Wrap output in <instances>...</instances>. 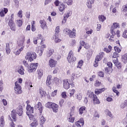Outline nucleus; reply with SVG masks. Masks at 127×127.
Instances as JSON below:
<instances>
[{
  "instance_id": "nucleus-29",
  "label": "nucleus",
  "mask_w": 127,
  "mask_h": 127,
  "mask_svg": "<svg viewBox=\"0 0 127 127\" xmlns=\"http://www.w3.org/2000/svg\"><path fill=\"white\" fill-rule=\"evenodd\" d=\"M84 111H86V107L82 106L80 107L78 110L79 115H83V114H84Z\"/></svg>"
},
{
  "instance_id": "nucleus-16",
  "label": "nucleus",
  "mask_w": 127,
  "mask_h": 127,
  "mask_svg": "<svg viewBox=\"0 0 127 127\" xmlns=\"http://www.w3.org/2000/svg\"><path fill=\"white\" fill-rule=\"evenodd\" d=\"M8 25L10 27V29L12 31H15V30H16V29L15 28V24L14 23V22L9 21Z\"/></svg>"
},
{
  "instance_id": "nucleus-49",
  "label": "nucleus",
  "mask_w": 127,
  "mask_h": 127,
  "mask_svg": "<svg viewBox=\"0 0 127 127\" xmlns=\"http://www.w3.org/2000/svg\"><path fill=\"white\" fill-rule=\"evenodd\" d=\"M17 25L18 27H21L22 26V20H17Z\"/></svg>"
},
{
  "instance_id": "nucleus-22",
  "label": "nucleus",
  "mask_w": 127,
  "mask_h": 127,
  "mask_svg": "<svg viewBox=\"0 0 127 127\" xmlns=\"http://www.w3.org/2000/svg\"><path fill=\"white\" fill-rule=\"evenodd\" d=\"M58 105L55 103H53L52 108L54 113H57L58 112Z\"/></svg>"
},
{
  "instance_id": "nucleus-19",
  "label": "nucleus",
  "mask_w": 127,
  "mask_h": 127,
  "mask_svg": "<svg viewBox=\"0 0 127 127\" xmlns=\"http://www.w3.org/2000/svg\"><path fill=\"white\" fill-rule=\"evenodd\" d=\"M46 48V45H43L41 46L40 50L38 51V53H39V56H42V54H43V51L44 49Z\"/></svg>"
},
{
  "instance_id": "nucleus-31",
  "label": "nucleus",
  "mask_w": 127,
  "mask_h": 127,
  "mask_svg": "<svg viewBox=\"0 0 127 127\" xmlns=\"http://www.w3.org/2000/svg\"><path fill=\"white\" fill-rule=\"evenodd\" d=\"M92 100H93L94 105L99 104L100 103V100H99V99H98V97H97V95L95 96Z\"/></svg>"
},
{
  "instance_id": "nucleus-43",
  "label": "nucleus",
  "mask_w": 127,
  "mask_h": 127,
  "mask_svg": "<svg viewBox=\"0 0 127 127\" xmlns=\"http://www.w3.org/2000/svg\"><path fill=\"white\" fill-rule=\"evenodd\" d=\"M126 107H127V99L124 101V104L121 105V109H125Z\"/></svg>"
},
{
  "instance_id": "nucleus-61",
  "label": "nucleus",
  "mask_w": 127,
  "mask_h": 127,
  "mask_svg": "<svg viewBox=\"0 0 127 127\" xmlns=\"http://www.w3.org/2000/svg\"><path fill=\"white\" fill-rule=\"evenodd\" d=\"M18 16L19 17H22V10H20L18 13Z\"/></svg>"
},
{
  "instance_id": "nucleus-13",
  "label": "nucleus",
  "mask_w": 127,
  "mask_h": 127,
  "mask_svg": "<svg viewBox=\"0 0 127 127\" xmlns=\"http://www.w3.org/2000/svg\"><path fill=\"white\" fill-rule=\"evenodd\" d=\"M34 108L31 107L30 105H27L26 107V115H29V114H33Z\"/></svg>"
},
{
  "instance_id": "nucleus-30",
  "label": "nucleus",
  "mask_w": 127,
  "mask_h": 127,
  "mask_svg": "<svg viewBox=\"0 0 127 127\" xmlns=\"http://www.w3.org/2000/svg\"><path fill=\"white\" fill-rule=\"evenodd\" d=\"M69 98H72L74 95H75V93H76V89H69Z\"/></svg>"
},
{
  "instance_id": "nucleus-47",
  "label": "nucleus",
  "mask_w": 127,
  "mask_h": 127,
  "mask_svg": "<svg viewBox=\"0 0 127 127\" xmlns=\"http://www.w3.org/2000/svg\"><path fill=\"white\" fill-rule=\"evenodd\" d=\"M68 122L69 123H74V121H75V118L73 117H72V115H70L68 119Z\"/></svg>"
},
{
  "instance_id": "nucleus-59",
  "label": "nucleus",
  "mask_w": 127,
  "mask_h": 127,
  "mask_svg": "<svg viewBox=\"0 0 127 127\" xmlns=\"http://www.w3.org/2000/svg\"><path fill=\"white\" fill-rule=\"evenodd\" d=\"M76 77H77V76H76V74H75V73H72L71 81H74V80H75V79H76Z\"/></svg>"
},
{
  "instance_id": "nucleus-11",
  "label": "nucleus",
  "mask_w": 127,
  "mask_h": 127,
  "mask_svg": "<svg viewBox=\"0 0 127 127\" xmlns=\"http://www.w3.org/2000/svg\"><path fill=\"white\" fill-rule=\"evenodd\" d=\"M25 40V37H24V36H23L22 37L21 43L18 44L19 47H21L20 49H18L20 52H21V51H23V49H24V46H23V43L24 42Z\"/></svg>"
},
{
  "instance_id": "nucleus-15",
  "label": "nucleus",
  "mask_w": 127,
  "mask_h": 127,
  "mask_svg": "<svg viewBox=\"0 0 127 127\" xmlns=\"http://www.w3.org/2000/svg\"><path fill=\"white\" fill-rule=\"evenodd\" d=\"M71 15H72V11H69L66 14L64 15V19L62 21V23H65L66 21H67V18H68V17L69 16H71Z\"/></svg>"
},
{
  "instance_id": "nucleus-52",
  "label": "nucleus",
  "mask_w": 127,
  "mask_h": 127,
  "mask_svg": "<svg viewBox=\"0 0 127 127\" xmlns=\"http://www.w3.org/2000/svg\"><path fill=\"white\" fill-rule=\"evenodd\" d=\"M113 92H114V93H116V94H117V96L120 95V92L118 90H117V88L113 87Z\"/></svg>"
},
{
  "instance_id": "nucleus-2",
  "label": "nucleus",
  "mask_w": 127,
  "mask_h": 127,
  "mask_svg": "<svg viewBox=\"0 0 127 127\" xmlns=\"http://www.w3.org/2000/svg\"><path fill=\"white\" fill-rule=\"evenodd\" d=\"M73 31L70 30L69 28H66L64 29V32L65 34L69 35L70 38H75L76 37V30L75 29H72Z\"/></svg>"
},
{
  "instance_id": "nucleus-41",
  "label": "nucleus",
  "mask_w": 127,
  "mask_h": 127,
  "mask_svg": "<svg viewBox=\"0 0 127 127\" xmlns=\"http://www.w3.org/2000/svg\"><path fill=\"white\" fill-rule=\"evenodd\" d=\"M83 63H84V62L83 60H80L78 62V65L77 66V68H81V67L83 66Z\"/></svg>"
},
{
  "instance_id": "nucleus-4",
  "label": "nucleus",
  "mask_w": 127,
  "mask_h": 127,
  "mask_svg": "<svg viewBox=\"0 0 127 127\" xmlns=\"http://www.w3.org/2000/svg\"><path fill=\"white\" fill-rule=\"evenodd\" d=\"M67 60L68 63H74L76 61V57L74 56V53L73 51H70L68 53Z\"/></svg>"
},
{
  "instance_id": "nucleus-23",
  "label": "nucleus",
  "mask_w": 127,
  "mask_h": 127,
  "mask_svg": "<svg viewBox=\"0 0 127 127\" xmlns=\"http://www.w3.org/2000/svg\"><path fill=\"white\" fill-rule=\"evenodd\" d=\"M5 123L4 122V116H2L0 118V127H4Z\"/></svg>"
},
{
  "instance_id": "nucleus-9",
  "label": "nucleus",
  "mask_w": 127,
  "mask_h": 127,
  "mask_svg": "<svg viewBox=\"0 0 127 127\" xmlns=\"http://www.w3.org/2000/svg\"><path fill=\"white\" fill-rule=\"evenodd\" d=\"M16 113L19 117L22 116V114H23V109H22V106L21 105L19 106L16 108Z\"/></svg>"
},
{
  "instance_id": "nucleus-56",
  "label": "nucleus",
  "mask_w": 127,
  "mask_h": 127,
  "mask_svg": "<svg viewBox=\"0 0 127 127\" xmlns=\"http://www.w3.org/2000/svg\"><path fill=\"white\" fill-rule=\"evenodd\" d=\"M101 82L99 81V80H96L94 86H95V87H99V86H101Z\"/></svg>"
},
{
  "instance_id": "nucleus-32",
  "label": "nucleus",
  "mask_w": 127,
  "mask_h": 127,
  "mask_svg": "<svg viewBox=\"0 0 127 127\" xmlns=\"http://www.w3.org/2000/svg\"><path fill=\"white\" fill-rule=\"evenodd\" d=\"M37 73L39 79H41L42 76H43V71H42V69H38Z\"/></svg>"
},
{
  "instance_id": "nucleus-45",
  "label": "nucleus",
  "mask_w": 127,
  "mask_h": 127,
  "mask_svg": "<svg viewBox=\"0 0 127 127\" xmlns=\"http://www.w3.org/2000/svg\"><path fill=\"white\" fill-rule=\"evenodd\" d=\"M54 37H55V42H56V43H58V42H60L61 41V39H59L58 35H55Z\"/></svg>"
},
{
  "instance_id": "nucleus-34",
  "label": "nucleus",
  "mask_w": 127,
  "mask_h": 127,
  "mask_svg": "<svg viewBox=\"0 0 127 127\" xmlns=\"http://www.w3.org/2000/svg\"><path fill=\"white\" fill-rule=\"evenodd\" d=\"M98 18H99V21H101V22H104V21H105L106 19V16L103 15H99L98 16Z\"/></svg>"
},
{
  "instance_id": "nucleus-27",
  "label": "nucleus",
  "mask_w": 127,
  "mask_h": 127,
  "mask_svg": "<svg viewBox=\"0 0 127 127\" xmlns=\"http://www.w3.org/2000/svg\"><path fill=\"white\" fill-rule=\"evenodd\" d=\"M5 51H6V54H7L8 55L10 53V47H9V43L6 44Z\"/></svg>"
},
{
  "instance_id": "nucleus-1",
  "label": "nucleus",
  "mask_w": 127,
  "mask_h": 127,
  "mask_svg": "<svg viewBox=\"0 0 127 127\" xmlns=\"http://www.w3.org/2000/svg\"><path fill=\"white\" fill-rule=\"evenodd\" d=\"M36 57H37L36 53L32 52H28L26 53L25 59L28 60L30 62H32L35 59H36Z\"/></svg>"
},
{
  "instance_id": "nucleus-35",
  "label": "nucleus",
  "mask_w": 127,
  "mask_h": 127,
  "mask_svg": "<svg viewBox=\"0 0 127 127\" xmlns=\"http://www.w3.org/2000/svg\"><path fill=\"white\" fill-rule=\"evenodd\" d=\"M75 98H76V99H77V100H78V101H81V100H82V93H77L76 94H75Z\"/></svg>"
},
{
  "instance_id": "nucleus-51",
  "label": "nucleus",
  "mask_w": 127,
  "mask_h": 127,
  "mask_svg": "<svg viewBox=\"0 0 127 127\" xmlns=\"http://www.w3.org/2000/svg\"><path fill=\"white\" fill-rule=\"evenodd\" d=\"M106 112L107 113V116L110 117V118H113V114H112V112L109 110H106Z\"/></svg>"
},
{
  "instance_id": "nucleus-42",
  "label": "nucleus",
  "mask_w": 127,
  "mask_h": 127,
  "mask_svg": "<svg viewBox=\"0 0 127 127\" xmlns=\"http://www.w3.org/2000/svg\"><path fill=\"white\" fill-rule=\"evenodd\" d=\"M54 53V50H53V49H50L48 53V57H50V56H51V55H52V54H53Z\"/></svg>"
},
{
  "instance_id": "nucleus-6",
  "label": "nucleus",
  "mask_w": 127,
  "mask_h": 127,
  "mask_svg": "<svg viewBox=\"0 0 127 127\" xmlns=\"http://www.w3.org/2000/svg\"><path fill=\"white\" fill-rule=\"evenodd\" d=\"M38 66V63H31L29 67L28 68V72H29V73H32V72H34V71H36V69H37Z\"/></svg>"
},
{
  "instance_id": "nucleus-54",
  "label": "nucleus",
  "mask_w": 127,
  "mask_h": 127,
  "mask_svg": "<svg viewBox=\"0 0 127 127\" xmlns=\"http://www.w3.org/2000/svg\"><path fill=\"white\" fill-rule=\"evenodd\" d=\"M118 57H119V53L114 52L113 55V58L118 59Z\"/></svg>"
},
{
  "instance_id": "nucleus-5",
  "label": "nucleus",
  "mask_w": 127,
  "mask_h": 127,
  "mask_svg": "<svg viewBox=\"0 0 127 127\" xmlns=\"http://www.w3.org/2000/svg\"><path fill=\"white\" fill-rule=\"evenodd\" d=\"M105 56V53L101 52L95 58V63L94 64V67H97L99 65L98 61H101L102 60V58L104 57Z\"/></svg>"
},
{
  "instance_id": "nucleus-3",
  "label": "nucleus",
  "mask_w": 127,
  "mask_h": 127,
  "mask_svg": "<svg viewBox=\"0 0 127 127\" xmlns=\"http://www.w3.org/2000/svg\"><path fill=\"white\" fill-rule=\"evenodd\" d=\"M14 93L16 95H20L22 93V89L20 84H19L18 81L15 82V86L14 87Z\"/></svg>"
},
{
  "instance_id": "nucleus-37",
  "label": "nucleus",
  "mask_w": 127,
  "mask_h": 127,
  "mask_svg": "<svg viewBox=\"0 0 127 127\" xmlns=\"http://www.w3.org/2000/svg\"><path fill=\"white\" fill-rule=\"evenodd\" d=\"M63 1L64 3H66L67 5H72V3H73L72 0H64Z\"/></svg>"
},
{
  "instance_id": "nucleus-36",
  "label": "nucleus",
  "mask_w": 127,
  "mask_h": 127,
  "mask_svg": "<svg viewBox=\"0 0 127 127\" xmlns=\"http://www.w3.org/2000/svg\"><path fill=\"white\" fill-rule=\"evenodd\" d=\"M104 51H105V52H106V53H110V52H111V51H112V46L109 45L108 46V48H104Z\"/></svg>"
},
{
  "instance_id": "nucleus-10",
  "label": "nucleus",
  "mask_w": 127,
  "mask_h": 127,
  "mask_svg": "<svg viewBox=\"0 0 127 127\" xmlns=\"http://www.w3.org/2000/svg\"><path fill=\"white\" fill-rule=\"evenodd\" d=\"M34 108L35 110L39 109V111L41 113V115L42 114V111H43V106H42V104H41V103L38 102V104L34 106Z\"/></svg>"
},
{
  "instance_id": "nucleus-62",
  "label": "nucleus",
  "mask_w": 127,
  "mask_h": 127,
  "mask_svg": "<svg viewBox=\"0 0 127 127\" xmlns=\"http://www.w3.org/2000/svg\"><path fill=\"white\" fill-rule=\"evenodd\" d=\"M23 65H24L25 66L28 67H29V65H28V63H27V62L26 61H23Z\"/></svg>"
},
{
  "instance_id": "nucleus-38",
  "label": "nucleus",
  "mask_w": 127,
  "mask_h": 127,
  "mask_svg": "<svg viewBox=\"0 0 127 127\" xmlns=\"http://www.w3.org/2000/svg\"><path fill=\"white\" fill-rule=\"evenodd\" d=\"M66 8V6H65V4H62L59 7V10L60 11H64L65 9Z\"/></svg>"
},
{
  "instance_id": "nucleus-39",
  "label": "nucleus",
  "mask_w": 127,
  "mask_h": 127,
  "mask_svg": "<svg viewBox=\"0 0 127 127\" xmlns=\"http://www.w3.org/2000/svg\"><path fill=\"white\" fill-rule=\"evenodd\" d=\"M38 126V122L37 121H34L31 124L30 126L32 127H37Z\"/></svg>"
},
{
  "instance_id": "nucleus-60",
  "label": "nucleus",
  "mask_w": 127,
  "mask_h": 127,
  "mask_svg": "<svg viewBox=\"0 0 127 127\" xmlns=\"http://www.w3.org/2000/svg\"><path fill=\"white\" fill-rule=\"evenodd\" d=\"M98 75L99 76V77H102L103 78L104 76V72L100 71L98 73Z\"/></svg>"
},
{
  "instance_id": "nucleus-50",
  "label": "nucleus",
  "mask_w": 127,
  "mask_h": 127,
  "mask_svg": "<svg viewBox=\"0 0 127 127\" xmlns=\"http://www.w3.org/2000/svg\"><path fill=\"white\" fill-rule=\"evenodd\" d=\"M114 50L116 52H118V53H120V52L122 51V50L117 46L114 47Z\"/></svg>"
},
{
  "instance_id": "nucleus-46",
  "label": "nucleus",
  "mask_w": 127,
  "mask_h": 127,
  "mask_svg": "<svg viewBox=\"0 0 127 127\" xmlns=\"http://www.w3.org/2000/svg\"><path fill=\"white\" fill-rule=\"evenodd\" d=\"M40 94L41 97H45L46 96V92L41 89H40Z\"/></svg>"
},
{
  "instance_id": "nucleus-8",
  "label": "nucleus",
  "mask_w": 127,
  "mask_h": 127,
  "mask_svg": "<svg viewBox=\"0 0 127 127\" xmlns=\"http://www.w3.org/2000/svg\"><path fill=\"white\" fill-rule=\"evenodd\" d=\"M63 87L65 90H68L70 88V83L68 81V79H64L63 80Z\"/></svg>"
},
{
  "instance_id": "nucleus-63",
  "label": "nucleus",
  "mask_w": 127,
  "mask_h": 127,
  "mask_svg": "<svg viewBox=\"0 0 127 127\" xmlns=\"http://www.w3.org/2000/svg\"><path fill=\"white\" fill-rule=\"evenodd\" d=\"M115 65L117 66V67L118 69L122 68V64L121 63H118V64H116Z\"/></svg>"
},
{
  "instance_id": "nucleus-7",
  "label": "nucleus",
  "mask_w": 127,
  "mask_h": 127,
  "mask_svg": "<svg viewBox=\"0 0 127 127\" xmlns=\"http://www.w3.org/2000/svg\"><path fill=\"white\" fill-rule=\"evenodd\" d=\"M117 28H120V23L115 22L111 26L110 30L111 33H112L113 35H116V29H117Z\"/></svg>"
},
{
  "instance_id": "nucleus-57",
  "label": "nucleus",
  "mask_w": 127,
  "mask_h": 127,
  "mask_svg": "<svg viewBox=\"0 0 127 127\" xmlns=\"http://www.w3.org/2000/svg\"><path fill=\"white\" fill-rule=\"evenodd\" d=\"M94 118H96V119H99L100 118V116L99 115V113L97 112H95L94 115Z\"/></svg>"
},
{
  "instance_id": "nucleus-44",
  "label": "nucleus",
  "mask_w": 127,
  "mask_h": 127,
  "mask_svg": "<svg viewBox=\"0 0 127 127\" xmlns=\"http://www.w3.org/2000/svg\"><path fill=\"white\" fill-rule=\"evenodd\" d=\"M60 31V27L58 26L55 29V35H58V33H59Z\"/></svg>"
},
{
  "instance_id": "nucleus-64",
  "label": "nucleus",
  "mask_w": 127,
  "mask_h": 127,
  "mask_svg": "<svg viewBox=\"0 0 127 127\" xmlns=\"http://www.w3.org/2000/svg\"><path fill=\"white\" fill-rule=\"evenodd\" d=\"M123 11L124 12H127V4L123 6Z\"/></svg>"
},
{
  "instance_id": "nucleus-28",
  "label": "nucleus",
  "mask_w": 127,
  "mask_h": 127,
  "mask_svg": "<svg viewBox=\"0 0 127 127\" xmlns=\"http://www.w3.org/2000/svg\"><path fill=\"white\" fill-rule=\"evenodd\" d=\"M46 121V119L44 118V117L43 116L41 115V113H40V123L41 125H43L44 123H45Z\"/></svg>"
},
{
  "instance_id": "nucleus-58",
  "label": "nucleus",
  "mask_w": 127,
  "mask_h": 127,
  "mask_svg": "<svg viewBox=\"0 0 127 127\" xmlns=\"http://www.w3.org/2000/svg\"><path fill=\"white\" fill-rule=\"evenodd\" d=\"M33 113H30L29 114V115H27L28 116V117H29V120H30V121H31V120L33 119V114H32Z\"/></svg>"
},
{
  "instance_id": "nucleus-53",
  "label": "nucleus",
  "mask_w": 127,
  "mask_h": 127,
  "mask_svg": "<svg viewBox=\"0 0 127 127\" xmlns=\"http://www.w3.org/2000/svg\"><path fill=\"white\" fill-rule=\"evenodd\" d=\"M61 96L63 99H66L67 98V94L66 92H63L62 93Z\"/></svg>"
},
{
  "instance_id": "nucleus-24",
  "label": "nucleus",
  "mask_w": 127,
  "mask_h": 127,
  "mask_svg": "<svg viewBox=\"0 0 127 127\" xmlns=\"http://www.w3.org/2000/svg\"><path fill=\"white\" fill-rule=\"evenodd\" d=\"M105 88H101V89H96L95 90V94H96V95H99V94H101V93H103V92H105Z\"/></svg>"
},
{
  "instance_id": "nucleus-40",
  "label": "nucleus",
  "mask_w": 127,
  "mask_h": 127,
  "mask_svg": "<svg viewBox=\"0 0 127 127\" xmlns=\"http://www.w3.org/2000/svg\"><path fill=\"white\" fill-rule=\"evenodd\" d=\"M53 105V103L52 102H48L46 104L45 106L46 108H48L49 109H51L52 108V106Z\"/></svg>"
},
{
  "instance_id": "nucleus-17",
  "label": "nucleus",
  "mask_w": 127,
  "mask_h": 127,
  "mask_svg": "<svg viewBox=\"0 0 127 127\" xmlns=\"http://www.w3.org/2000/svg\"><path fill=\"white\" fill-rule=\"evenodd\" d=\"M40 23L41 24V27L42 29H45L47 28V25H46V21L44 20H40Z\"/></svg>"
},
{
  "instance_id": "nucleus-14",
  "label": "nucleus",
  "mask_w": 127,
  "mask_h": 127,
  "mask_svg": "<svg viewBox=\"0 0 127 127\" xmlns=\"http://www.w3.org/2000/svg\"><path fill=\"white\" fill-rule=\"evenodd\" d=\"M17 71L20 75H24V68L22 65H19L17 68Z\"/></svg>"
},
{
  "instance_id": "nucleus-55",
  "label": "nucleus",
  "mask_w": 127,
  "mask_h": 127,
  "mask_svg": "<svg viewBox=\"0 0 127 127\" xmlns=\"http://www.w3.org/2000/svg\"><path fill=\"white\" fill-rule=\"evenodd\" d=\"M113 62L115 64V65L118 64L120 63L119 62V59H114L113 60Z\"/></svg>"
},
{
  "instance_id": "nucleus-12",
  "label": "nucleus",
  "mask_w": 127,
  "mask_h": 127,
  "mask_svg": "<svg viewBox=\"0 0 127 127\" xmlns=\"http://www.w3.org/2000/svg\"><path fill=\"white\" fill-rule=\"evenodd\" d=\"M57 64V61L53 59H50L49 61V65L50 67H51V68H54V67H56Z\"/></svg>"
},
{
  "instance_id": "nucleus-25",
  "label": "nucleus",
  "mask_w": 127,
  "mask_h": 127,
  "mask_svg": "<svg viewBox=\"0 0 127 127\" xmlns=\"http://www.w3.org/2000/svg\"><path fill=\"white\" fill-rule=\"evenodd\" d=\"M52 78V76L48 75L46 80V84L47 86H50L51 85V79Z\"/></svg>"
},
{
  "instance_id": "nucleus-18",
  "label": "nucleus",
  "mask_w": 127,
  "mask_h": 127,
  "mask_svg": "<svg viewBox=\"0 0 127 127\" xmlns=\"http://www.w3.org/2000/svg\"><path fill=\"white\" fill-rule=\"evenodd\" d=\"M87 96H88V98H89V99H91L92 100L94 99L95 96H96L94 94V92L91 91V90L87 91Z\"/></svg>"
},
{
  "instance_id": "nucleus-20",
  "label": "nucleus",
  "mask_w": 127,
  "mask_h": 127,
  "mask_svg": "<svg viewBox=\"0 0 127 127\" xmlns=\"http://www.w3.org/2000/svg\"><path fill=\"white\" fill-rule=\"evenodd\" d=\"M94 2H95V0H87L86 3V5L88 8H92V4H93Z\"/></svg>"
},
{
  "instance_id": "nucleus-33",
  "label": "nucleus",
  "mask_w": 127,
  "mask_h": 127,
  "mask_svg": "<svg viewBox=\"0 0 127 127\" xmlns=\"http://www.w3.org/2000/svg\"><path fill=\"white\" fill-rule=\"evenodd\" d=\"M122 61L123 62H124V63H125V64H126L127 63V53L122 56Z\"/></svg>"
},
{
  "instance_id": "nucleus-26",
  "label": "nucleus",
  "mask_w": 127,
  "mask_h": 127,
  "mask_svg": "<svg viewBox=\"0 0 127 127\" xmlns=\"http://www.w3.org/2000/svg\"><path fill=\"white\" fill-rule=\"evenodd\" d=\"M11 117L13 119V121L15 122L16 121V113H15V111L12 110L11 113Z\"/></svg>"
},
{
  "instance_id": "nucleus-21",
  "label": "nucleus",
  "mask_w": 127,
  "mask_h": 127,
  "mask_svg": "<svg viewBox=\"0 0 127 127\" xmlns=\"http://www.w3.org/2000/svg\"><path fill=\"white\" fill-rule=\"evenodd\" d=\"M7 11H8L7 8H4L3 9H2L1 11H0V16H1V17H3L4 14L7 13Z\"/></svg>"
},
{
  "instance_id": "nucleus-48",
  "label": "nucleus",
  "mask_w": 127,
  "mask_h": 127,
  "mask_svg": "<svg viewBox=\"0 0 127 127\" xmlns=\"http://www.w3.org/2000/svg\"><path fill=\"white\" fill-rule=\"evenodd\" d=\"M54 81L55 83H56V84H57V85H59V83H60V79H59V78H58L57 77H55Z\"/></svg>"
}]
</instances>
